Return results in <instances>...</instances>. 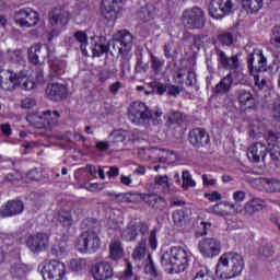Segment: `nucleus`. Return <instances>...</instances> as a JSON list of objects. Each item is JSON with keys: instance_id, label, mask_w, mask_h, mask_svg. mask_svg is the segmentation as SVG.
I'll return each instance as SVG.
<instances>
[{"instance_id": "nucleus-1", "label": "nucleus", "mask_w": 280, "mask_h": 280, "mask_svg": "<svg viewBox=\"0 0 280 280\" xmlns=\"http://www.w3.org/2000/svg\"><path fill=\"white\" fill-rule=\"evenodd\" d=\"M242 270H244V257L237 253H225L218 260L215 275L219 279L229 280L240 277Z\"/></svg>"}, {"instance_id": "nucleus-2", "label": "nucleus", "mask_w": 280, "mask_h": 280, "mask_svg": "<svg viewBox=\"0 0 280 280\" xmlns=\"http://www.w3.org/2000/svg\"><path fill=\"white\" fill-rule=\"evenodd\" d=\"M189 252L180 246H173L161 256V265L168 268L171 275L185 272L189 268Z\"/></svg>"}, {"instance_id": "nucleus-3", "label": "nucleus", "mask_w": 280, "mask_h": 280, "mask_svg": "<svg viewBox=\"0 0 280 280\" xmlns=\"http://www.w3.org/2000/svg\"><path fill=\"white\" fill-rule=\"evenodd\" d=\"M106 49L107 54L109 52L113 58L127 56L132 49V34L128 31H119L116 37L108 42Z\"/></svg>"}, {"instance_id": "nucleus-4", "label": "nucleus", "mask_w": 280, "mask_h": 280, "mask_svg": "<svg viewBox=\"0 0 280 280\" xmlns=\"http://www.w3.org/2000/svg\"><path fill=\"white\" fill-rule=\"evenodd\" d=\"M102 246L100 240V226L90 228L81 233L77 241V248L79 253H97Z\"/></svg>"}, {"instance_id": "nucleus-5", "label": "nucleus", "mask_w": 280, "mask_h": 280, "mask_svg": "<svg viewBox=\"0 0 280 280\" xmlns=\"http://www.w3.org/2000/svg\"><path fill=\"white\" fill-rule=\"evenodd\" d=\"M152 117V110L141 101H135L129 105L128 118L135 126H145Z\"/></svg>"}, {"instance_id": "nucleus-6", "label": "nucleus", "mask_w": 280, "mask_h": 280, "mask_svg": "<svg viewBox=\"0 0 280 280\" xmlns=\"http://www.w3.org/2000/svg\"><path fill=\"white\" fill-rule=\"evenodd\" d=\"M27 75H30V71L27 70H21L19 73L11 70H2L0 72V89L2 91H14V89L21 86V82Z\"/></svg>"}, {"instance_id": "nucleus-7", "label": "nucleus", "mask_w": 280, "mask_h": 280, "mask_svg": "<svg viewBox=\"0 0 280 280\" xmlns=\"http://www.w3.org/2000/svg\"><path fill=\"white\" fill-rule=\"evenodd\" d=\"M198 250L203 259H213L222 253V243L218 238L206 237L199 241Z\"/></svg>"}, {"instance_id": "nucleus-8", "label": "nucleus", "mask_w": 280, "mask_h": 280, "mask_svg": "<svg viewBox=\"0 0 280 280\" xmlns=\"http://www.w3.org/2000/svg\"><path fill=\"white\" fill-rule=\"evenodd\" d=\"M184 25L188 30H202L205 27V11L198 7L185 10L183 13Z\"/></svg>"}, {"instance_id": "nucleus-9", "label": "nucleus", "mask_w": 280, "mask_h": 280, "mask_svg": "<svg viewBox=\"0 0 280 280\" xmlns=\"http://www.w3.org/2000/svg\"><path fill=\"white\" fill-rule=\"evenodd\" d=\"M247 69L250 74L267 71L268 61L261 49H254L253 52L247 56Z\"/></svg>"}, {"instance_id": "nucleus-10", "label": "nucleus", "mask_w": 280, "mask_h": 280, "mask_svg": "<svg viewBox=\"0 0 280 280\" xmlns=\"http://www.w3.org/2000/svg\"><path fill=\"white\" fill-rule=\"evenodd\" d=\"M139 233L142 236L148 235L150 233V225L145 222H133L129 223L121 233V238L125 242H136L137 237H139Z\"/></svg>"}, {"instance_id": "nucleus-11", "label": "nucleus", "mask_w": 280, "mask_h": 280, "mask_svg": "<svg viewBox=\"0 0 280 280\" xmlns=\"http://www.w3.org/2000/svg\"><path fill=\"white\" fill-rule=\"evenodd\" d=\"M14 21L20 27H36L38 24V13L31 8L20 9L14 13Z\"/></svg>"}, {"instance_id": "nucleus-12", "label": "nucleus", "mask_w": 280, "mask_h": 280, "mask_svg": "<svg viewBox=\"0 0 280 280\" xmlns=\"http://www.w3.org/2000/svg\"><path fill=\"white\" fill-rule=\"evenodd\" d=\"M233 12V2L231 0H211L209 14L212 19L222 20Z\"/></svg>"}, {"instance_id": "nucleus-13", "label": "nucleus", "mask_w": 280, "mask_h": 280, "mask_svg": "<svg viewBox=\"0 0 280 280\" xmlns=\"http://www.w3.org/2000/svg\"><path fill=\"white\" fill-rule=\"evenodd\" d=\"M66 268L65 262L59 260H50L44 266L42 277L44 280H62Z\"/></svg>"}, {"instance_id": "nucleus-14", "label": "nucleus", "mask_w": 280, "mask_h": 280, "mask_svg": "<svg viewBox=\"0 0 280 280\" xmlns=\"http://www.w3.org/2000/svg\"><path fill=\"white\" fill-rule=\"evenodd\" d=\"M214 51L217 56L218 67H221V69H226L230 71H237V69H240V54L232 55L231 57H229L226 52L220 48H215Z\"/></svg>"}, {"instance_id": "nucleus-15", "label": "nucleus", "mask_w": 280, "mask_h": 280, "mask_svg": "<svg viewBox=\"0 0 280 280\" xmlns=\"http://www.w3.org/2000/svg\"><path fill=\"white\" fill-rule=\"evenodd\" d=\"M26 246L32 253H43L49 246V235L38 232L26 238Z\"/></svg>"}, {"instance_id": "nucleus-16", "label": "nucleus", "mask_w": 280, "mask_h": 280, "mask_svg": "<svg viewBox=\"0 0 280 280\" xmlns=\"http://www.w3.org/2000/svg\"><path fill=\"white\" fill-rule=\"evenodd\" d=\"M57 226H60L62 230L59 233L62 242H67L71 235V226H73V217L71 211L61 210L57 215Z\"/></svg>"}, {"instance_id": "nucleus-17", "label": "nucleus", "mask_w": 280, "mask_h": 280, "mask_svg": "<svg viewBox=\"0 0 280 280\" xmlns=\"http://www.w3.org/2000/svg\"><path fill=\"white\" fill-rule=\"evenodd\" d=\"M23 211H25V203L19 199H13L1 206L0 217L14 218L15 215H21Z\"/></svg>"}, {"instance_id": "nucleus-18", "label": "nucleus", "mask_w": 280, "mask_h": 280, "mask_svg": "<svg viewBox=\"0 0 280 280\" xmlns=\"http://www.w3.org/2000/svg\"><path fill=\"white\" fill-rule=\"evenodd\" d=\"M188 141L194 148H205L209 145L211 139L205 128L197 127L189 131Z\"/></svg>"}, {"instance_id": "nucleus-19", "label": "nucleus", "mask_w": 280, "mask_h": 280, "mask_svg": "<svg viewBox=\"0 0 280 280\" xmlns=\"http://www.w3.org/2000/svg\"><path fill=\"white\" fill-rule=\"evenodd\" d=\"M50 27H66L69 24V12L55 8L48 13Z\"/></svg>"}, {"instance_id": "nucleus-20", "label": "nucleus", "mask_w": 280, "mask_h": 280, "mask_svg": "<svg viewBox=\"0 0 280 280\" xmlns=\"http://www.w3.org/2000/svg\"><path fill=\"white\" fill-rule=\"evenodd\" d=\"M237 102L241 110L246 113V110H255L257 108V101L255 95L248 90H238L237 91Z\"/></svg>"}, {"instance_id": "nucleus-21", "label": "nucleus", "mask_w": 280, "mask_h": 280, "mask_svg": "<svg viewBox=\"0 0 280 280\" xmlns=\"http://www.w3.org/2000/svg\"><path fill=\"white\" fill-rule=\"evenodd\" d=\"M113 275V266L107 261L96 262L92 267V276L94 280H108L112 279Z\"/></svg>"}, {"instance_id": "nucleus-22", "label": "nucleus", "mask_w": 280, "mask_h": 280, "mask_svg": "<svg viewBox=\"0 0 280 280\" xmlns=\"http://www.w3.org/2000/svg\"><path fill=\"white\" fill-rule=\"evenodd\" d=\"M268 154V148L261 142H256L249 147L247 151V158L252 163H259V161H266Z\"/></svg>"}, {"instance_id": "nucleus-23", "label": "nucleus", "mask_w": 280, "mask_h": 280, "mask_svg": "<svg viewBox=\"0 0 280 280\" xmlns=\"http://www.w3.org/2000/svg\"><path fill=\"white\" fill-rule=\"evenodd\" d=\"M121 0H103V14L107 21H115L120 10Z\"/></svg>"}, {"instance_id": "nucleus-24", "label": "nucleus", "mask_w": 280, "mask_h": 280, "mask_svg": "<svg viewBox=\"0 0 280 280\" xmlns=\"http://www.w3.org/2000/svg\"><path fill=\"white\" fill-rule=\"evenodd\" d=\"M144 154L147 156V161H159L160 163H167V154H170V151L152 147L150 149H145Z\"/></svg>"}, {"instance_id": "nucleus-25", "label": "nucleus", "mask_w": 280, "mask_h": 280, "mask_svg": "<svg viewBox=\"0 0 280 280\" xmlns=\"http://www.w3.org/2000/svg\"><path fill=\"white\" fill-rule=\"evenodd\" d=\"M67 93V89L62 84L49 83L46 88V95L48 100L52 102H58Z\"/></svg>"}, {"instance_id": "nucleus-26", "label": "nucleus", "mask_w": 280, "mask_h": 280, "mask_svg": "<svg viewBox=\"0 0 280 280\" xmlns=\"http://www.w3.org/2000/svg\"><path fill=\"white\" fill-rule=\"evenodd\" d=\"M50 67V78H60L61 75H65L67 71V61L56 59V60H49L48 61Z\"/></svg>"}, {"instance_id": "nucleus-27", "label": "nucleus", "mask_w": 280, "mask_h": 280, "mask_svg": "<svg viewBox=\"0 0 280 280\" xmlns=\"http://www.w3.org/2000/svg\"><path fill=\"white\" fill-rule=\"evenodd\" d=\"M266 202L260 198H253L248 200L244 206V211L247 215H253L255 213H259L261 209H264Z\"/></svg>"}, {"instance_id": "nucleus-28", "label": "nucleus", "mask_w": 280, "mask_h": 280, "mask_svg": "<svg viewBox=\"0 0 280 280\" xmlns=\"http://www.w3.org/2000/svg\"><path fill=\"white\" fill-rule=\"evenodd\" d=\"M60 118V113L58 110L47 109L42 113V116L38 117L42 124H47V126H56L58 119Z\"/></svg>"}, {"instance_id": "nucleus-29", "label": "nucleus", "mask_w": 280, "mask_h": 280, "mask_svg": "<svg viewBox=\"0 0 280 280\" xmlns=\"http://www.w3.org/2000/svg\"><path fill=\"white\" fill-rule=\"evenodd\" d=\"M233 86V73H228L221 81L215 85L214 93L226 94Z\"/></svg>"}, {"instance_id": "nucleus-30", "label": "nucleus", "mask_w": 280, "mask_h": 280, "mask_svg": "<svg viewBox=\"0 0 280 280\" xmlns=\"http://www.w3.org/2000/svg\"><path fill=\"white\" fill-rule=\"evenodd\" d=\"M196 275L192 280H215L208 266L195 265Z\"/></svg>"}, {"instance_id": "nucleus-31", "label": "nucleus", "mask_w": 280, "mask_h": 280, "mask_svg": "<svg viewBox=\"0 0 280 280\" xmlns=\"http://www.w3.org/2000/svg\"><path fill=\"white\" fill-rule=\"evenodd\" d=\"M109 257L114 261H119L121 257H124V247L121 246V242L114 241L109 245Z\"/></svg>"}, {"instance_id": "nucleus-32", "label": "nucleus", "mask_w": 280, "mask_h": 280, "mask_svg": "<svg viewBox=\"0 0 280 280\" xmlns=\"http://www.w3.org/2000/svg\"><path fill=\"white\" fill-rule=\"evenodd\" d=\"M74 38L80 45L82 55L89 56V50H86V47H89V35L84 31H78L74 33Z\"/></svg>"}, {"instance_id": "nucleus-33", "label": "nucleus", "mask_w": 280, "mask_h": 280, "mask_svg": "<svg viewBox=\"0 0 280 280\" xmlns=\"http://www.w3.org/2000/svg\"><path fill=\"white\" fill-rule=\"evenodd\" d=\"M43 54V45L40 44H35L31 46L28 49V60L32 62V65H38L40 62L39 58Z\"/></svg>"}, {"instance_id": "nucleus-34", "label": "nucleus", "mask_w": 280, "mask_h": 280, "mask_svg": "<svg viewBox=\"0 0 280 280\" xmlns=\"http://www.w3.org/2000/svg\"><path fill=\"white\" fill-rule=\"evenodd\" d=\"M241 3L247 12H259L264 8V0H241Z\"/></svg>"}, {"instance_id": "nucleus-35", "label": "nucleus", "mask_w": 280, "mask_h": 280, "mask_svg": "<svg viewBox=\"0 0 280 280\" xmlns=\"http://www.w3.org/2000/svg\"><path fill=\"white\" fill-rule=\"evenodd\" d=\"M174 226L176 229H183L187 224V214L184 210H175L172 214Z\"/></svg>"}, {"instance_id": "nucleus-36", "label": "nucleus", "mask_w": 280, "mask_h": 280, "mask_svg": "<svg viewBox=\"0 0 280 280\" xmlns=\"http://www.w3.org/2000/svg\"><path fill=\"white\" fill-rule=\"evenodd\" d=\"M264 188L266 191H269V194H280V180L275 178H264Z\"/></svg>"}, {"instance_id": "nucleus-37", "label": "nucleus", "mask_w": 280, "mask_h": 280, "mask_svg": "<svg viewBox=\"0 0 280 280\" xmlns=\"http://www.w3.org/2000/svg\"><path fill=\"white\" fill-rule=\"evenodd\" d=\"M163 67H165V59H161L154 55L151 56V69L155 75L163 73Z\"/></svg>"}, {"instance_id": "nucleus-38", "label": "nucleus", "mask_w": 280, "mask_h": 280, "mask_svg": "<svg viewBox=\"0 0 280 280\" xmlns=\"http://www.w3.org/2000/svg\"><path fill=\"white\" fill-rule=\"evenodd\" d=\"M142 200L147 202V205H151L154 207L155 205L162 203L163 207L167 205V201L163 197H158L155 194H145L142 196Z\"/></svg>"}, {"instance_id": "nucleus-39", "label": "nucleus", "mask_w": 280, "mask_h": 280, "mask_svg": "<svg viewBox=\"0 0 280 280\" xmlns=\"http://www.w3.org/2000/svg\"><path fill=\"white\" fill-rule=\"evenodd\" d=\"M185 121V114L182 112H171L167 116L166 124L172 126V124H183Z\"/></svg>"}, {"instance_id": "nucleus-40", "label": "nucleus", "mask_w": 280, "mask_h": 280, "mask_svg": "<svg viewBox=\"0 0 280 280\" xmlns=\"http://www.w3.org/2000/svg\"><path fill=\"white\" fill-rule=\"evenodd\" d=\"M144 272L147 275H151V277H159V269H156V265H154L152 255H148L147 264L144 266Z\"/></svg>"}, {"instance_id": "nucleus-41", "label": "nucleus", "mask_w": 280, "mask_h": 280, "mask_svg": "<svg viewBox=\"0 0 280 280\" xmlns=\"http://www.w3.org/2000/svg\"><path fill=\"white\" fill-rule=\"evenodd\" d=\"M69 268L72 272H82L86 268V260L82 258L72 259L70 260Z\"/></svg>"}, {"instance_id": "nucleus-42", "label": "nucleus", "mask_w": 280, "mask_h": 280, "mask_svg": "<svg viewBox=\"0 0 280 280\" xmlns=\"http://www.w3.org/2000/svg\"><path fill=\"white\" fill-rule=\"evenodd\" d=\"M182 180H183V189H189V187H196V180L191 177V173L189 171H183L182 173Z\"/></svg>"}, {"instance_id": "nucleus-43", "label": "nucleus", "mask_w": 280, "mask_h": 280, "mask_svg": "<svg viewBox=\"0 0 280 280\" xmlns=\"http://www.w3.org/2000/svg\"><path fill=\"white\" fill-rule=\"evenodd\" d=\"M280 133L275 131L267 132V143L270 148H279L280 147Z\"/></svg>"}, {"instance_id": "nucleus-44", "label": "nucleus", "mask_w": 280, "mask_h": 280, "mask_svg": "<svg viewBox=\"0 0 280 280\" xmlns=\"http://www.w3.org/2000/svg\"><path fill=\"white\" fill-rule=\"evenodd\" d=\"M135 196H139V192H118L116 202H136Z\"/></svg>"}, {"instance_id": "nucleus-45", "label": "nucleus", "mask_w": 280, "mask_h": 280, "mask_svg": "<svg viewBox=\"0 0 280 280\" xmlns=\"http://www.w3.org/2000/svg\"><path fill=\"white\" fill-rule=\"evenodd\" d=\"M132 257L136 260H141L145 257V240H142L132 253Z\"/></svg>"}, {"instance_id": "nucleus-46", "label": "nucleus", "mask_w": 280, "mask_h": 280, "mask_svg": "<svg viewBox=\"0 0 280 280\" xmlns=\"http://www.w3.org/2000/svg\"><path fill=\"white\" fill-rule=\"evenodd\" d=\"M154 183L164 189H170L172 187V183L170 182V177L167 175H156Z\"/></svg>"}, {"instance_id": "nucleus-47", "label": "nucleus", "mask_w": 280, "mask_h": 280, "mask_svg": "<svg viewBox=\"0 0 280 280\" xmlns=\"http://www.w3.org/2000/svg\"><path fill=\"white\" fill-rule=\"evenodd\" d=\"M154 126H161L163 124V110L161 108L155 107L153 112H151V117Z\"/></svg>"}, {"instance_id": "nucleus-48", "label": "nucleus", "mask_w": 280, "mask_h": 280, "mask_svg": "<svg viewBox=\"0 0 280 280\" xmlns=\"http://www.w3.org/2000/svg\"><path fill=\"white\" fill-rule=\"evenodd\" d=\"M218 40L219 43H221V45H225L226 47H231V45H233V34L225 32V33H221L218 36Z\"/></svg>"}, {"instance_id": "nucleus-49", "label": "nucleus", "mask_w": 280, "mask_h": 280, "mask_svg": "<svg viewBox=\"0 0 280 280\" xmlns=\"http://www.w3.org/2000/svg\"><path fill=\"white\" fill-rule=\"evenodd\" d=\"M92 54L94 58H100L104 54H107V48L105 45L95 43L92 45Z\"/></svg>"}, {"instance_id": "nucleus-50", "label": "nucleus", "mask_w": 280, "mask_h": 280, "mask_svg": "<svg viewBox=\"0 0 280 280\" xmlns=\"http://www.w3.org/2000/svg\"><path fill=\"white\" fill-rule=\"evenodd\" d=\"M271 45H275V47H280V26H275L271 30Z\"/></svg>"}, {"instance_id": "nucleus-51", "label": "nucleus", "mask_w": 280, "mask_h": 280, "mask_svg": "<svg viewBox=\"0 0 280 280\" xmlns=\"http://www.w3.org/2000/svg\"><path fill=\"white\" fill-rule=\"evenodd\" d=\"M21 84V89H23V91H33V89H36V82L27 75L22 80Z\"/></svg>"}, {"instance_id": "nucleus-52", "label": "nucleus", "mask_w": 280, "mask_h": 280, "mask_svg": "<svg viewBox=\"0 0 280 280\" xmlns=\"http://www.w3.org/2000/svg\"><path fill=\"white\" fill-rule=\"evenodd\" d=\"M109 139L113 143H122V141H126V136L121 130H115L109 135Z\"/></svg>"}, {"instance_id": "nucleus-53", "label": "nucleus", "mask_w": 280, "mask_h": 280, "mask_svg": "<svg viewBox=\"0 0 280 280\" xmlns=\"http://www.w3.org/2000/svg\"><path fill=\"white\" fill-rule=\"evenodd\" d=\"M12 275H16L18 277H21V275L27 273V266L23 264H15L11 267Z\"/></svg>"}, {"instance_id": "nucleus-54", "label": "nucleus", "mask_w": 280, "mask_h": 280, "mask_svg": "<svg viewBox=\"0 0 280 280\" xmlns=\"http://www.w3.org/2000/svg\"><path fill=\"white\" fill-rule=\"evenodd\" d=\"M149 245L152 250H156L159 246V240H156V229H153L149 236Z\"/></svg>"}, {"instance_id": "nucleus-55", "label": "nucleus", "mask_w": 280, "mask_h": 280, "mask_svg": "<svg viewBox=\"0 0 280 280\" xmlns=\"http://www.w3.org/2000/svg\"><path fill=\"white\" fill-rule=\"evenodd\" d=\"M26 176L30 180H40V178H43V173H40L38 168H32Z\"/></svg>"}, {"instance_id": "nucleus-56", "label": "nucleus", "mask_w": 280, "mask_h": 280, "mask_svg": "<svg viewBox=\"0 0 280 280\" xmlns=\"http://www.w3.org/2000/svg\"><path fill=\"white\" fill-rule=\"evenodd\" d=\"M167 86H168V83L155 82L154 83L155 93L158 95H165V93H167Z\"/></svg>"}, {"instance_id": "nucleus-57", "label": "nucleus", "mask_w": 280, "mask_h": 280, "mask_svg": "<svg viewBox=\"0 0 280 280\" xmlns=\"http://www.w3.org/2000/svg\"><path fill=\"white\" fill-rule=\"evenodd\" d=\"M166 93L172 97H178V95H180V88L177 85H172V83H168Z\"/></svg>"}, {"instance_id": "nucleus-58", "label": "nucleus", "mask_w": 280, "mask_h": 280, "mask_svg": "<svg viewBox=\"0 0 280 280\" xmlns=\"http://www.w3.org/2000/svg\"><path fill=\"white\" fill-rule=\"evenodd\" d=\"M148 65L143 63V60L139 59L136 63V73H147L148 72Z\"/></svg>"}, {"instance_id": "nucleus-59", "label": "nucleus", "mask_w": 280, "mask_h": 280, "mask_svg": "<svg viewBox=\"0 0 280 280\" xmlns=\"http://www.w3.org/2000/svg\"><path fill=\"white\" fill-rule=\"evenodd\" d=\"M0 130L2 132V137H12V126H10V124H1Z\"/></svg>"}, {"instance_id": "nucleus-60", "label": "nucleus", "mask_w": 280, "mask_h": 280, "mask_svg": "<svg viewBox=\"0 0 280 280\" xmlns=\"http://www.w3.org/2000/svg\"><path fill=\"white\" fill-rule=\"evenodd\" d=\"M233 200L236 202H244V200H246V192L244 190L233 192Z\"/></svg>"}, {"instance_id": "nucleus-61", "label": "nucleus", "mask_w": 280, "mask_h": 280, "mask_svg": "<svg viewBox=\"0 0 280 280\" xmlns=\"http://www.w3.org/2000/svg\"><path fill=\"white\" fill-rule=\"evenodd\" d=\"M35 80L38 84H44V82H45V72L42 70V68H37L35 70Z\"/></svg>"}, {"instance_id": "nucleus-62", "label": "nucleus", "mask_w": 280, "mask_h": 280, "mask_svg": "<svg viewBox=\"0 0 280 280\" xmlns=\"http://www.w3.org/2000/svg\"><path fill=\"white\" fill-rule=\"evenodd\" d=\"M132 278V264L127 262V267L121 276V279L128 280Z\"/></svg>"}, {"instance_id": "nucleus-63", "label": "nucleus", "mask_w": 280, "mask_h": 280, "mask_svg": "<svg viewBox=\"0 0 280 280\" xmlns=\"http://www.w3.org/2000/svg\"><path fill=\"white\" fill-rule=\"evenodd\" d=\"M36 106V101L34 98H24L21 103L22 108H32Z\"/></svg>"}, {"instance_id": "nucleus-64", "label": "nucleus", "mask_w": 280, "mask_h": 280, "mask_svg": "<svg viewBox=\"0 0 280 280\" xmlns=\"http://www.w3.org/2000/svg\"><path fill=\"white\" fill-rule=\"evenodd\" d=\"M272 118L276 121H280V103H275L273 104Z\"/></svg>"}]
</instances>
